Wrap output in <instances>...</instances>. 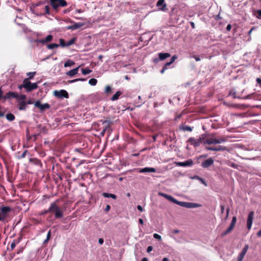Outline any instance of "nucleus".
<instances>
[{
	"label": "nucleus",
	"mask_w": 261,
	"mask_h": 261,
	"mask_svg": "<svg viewBox=\"0 0 261 261\" xmlns=\"http://www.w3.org/2000/svg\"><path fill=\"white\" fill-rule=\"evenodd\" d=\"M54 202L50 203L49 208L47 210H44L39 213V215H45L48 213H55V217L56 219H59L63 216V211L57 204V202Z\"/></svg>",
	"instance_id": "1"
},
{
	"label": "nucleus",
	"mask_w": 261,
	"mask_h": 261,
	"mask_svg": "<svg viewBox=\"0 0 261 261\" xmlns=\"http://www.w3.org/2000/svg\"><path fill=\"white\" fill-rule=\"evenodd\" d=\"M203 138V143L204 144H207L211 145L213 144H220L226 141V139L224 137L217 138L215 137L214 134H211L207 138Z\"/></svg>",
	"instance_id": "2"
},
{
	"label": "nucleus",
	"mask_w": 261,
	"mask_h": 261,
	"mask_svg": "<svg viewBox=\"0 0 261 261\" xmlns=\"http://www.w3.org/2000/svg\"><path fill=\"white\" fill-rule=\"evenodd\" d=\"M49 3L56 12H58L59 7H65L68 5L65 0H49Z\"/></svg>",
	"instance_id": "3"
},
{
	"label": "nucleus",
	"mask_w": 261,
	"mask_h": 261,
	"mask_svg": "<svg viewBox=\"0 0 261 261\" xmlns=\"http://www.w3.org/2000/svg\"><path fill=\"white\" fill-rule=\"evenodd\" d=\"M23 88L27 92H29L38 88L37 83H32L28 79H24L23 81Z\"/></svg>",
	"instance_id": "4"
},
{
	"label": "nucleus",
	"mask_w": 261,
	"mask_h": 261,
	"mask_svg": "<svg viewBox=\"0 0 261 261\" xmlns=\"http://www.w3.org/2000/svg\"><path fill=\"white\" fill-rule=\"evenodd\" d=\"M11 211L12 208L9 206H2L0 208V221H4Z\"/></svg>",
	"instance_id": "5"
},
{
	"label": "nucleus",
	"mask_w": 261,
	"mask_h": 261,
	"mask_svg": "<svg viewBox=\"0 0 261 261\" xmlns=\"http://www.w3.org/2000/svg\"><path fill=\"white\" fill-rule=\"evenodd\" d=\"M236 222H237V217L236 216H234L232 217V220H231V223H230L229 226L225 231H224L222 233L221 236L224 237V236L227 235V234L230 233L234 229V226L236 224Z\"/></svg>",
	"instance_id": "6"
},
{
	"label": "nucleus",
	"mask_w": 261,
	"mask_h": 261,
	"mask_svg": "<svg viewBox=\"0 0 261 261\" xmlns=\"http://www.w3.org/2000/svg\"><path fill=\"white\" fill-rule=\"evenodd\" d=\"M174 203L177 204L181 206L187 207V208H194L197 207V204L195 203L188 202L179 201L176 199L174 200Z\"/></svg>",
	"instance_id": "7"
},
{
	"label": "nucleus",
	"mask_w": 261,
	"mask_h": 261,
	"mask_svg": "<svg viewBox=\"0 0 261 261\" xmlns=\"http://www.w3.org/2000/svg\"><path fill=\"white\" fill-rule=\"evenodd\" d=\"M54 95L61 99H63V98H68L69 97V95L67 92L65 90H61L59 91L55 90L54 92Z\"/></svg>",
	"instance_id": "8"
},
{
	"label": "nucleus",
	"mask_w": 261,
	"mask_h": 261,
	"mask_svg": "<svg viewBox=\"0 0 261 261\" xmlns=\"http://www.w3.org/2000/svg\"><path fill=\"white\" fill-rule=\"evenodd\" d=\"M203 138H200L198 139H195L194 138H190L188 142L190 143L191 145H194L195 147L199 146L200 144V143H203Z\"/></svg>",
	"instance_id": "9"
},
{
	"label": "nucleus",
	"mask_w": 261,
	"mask_h": 261,
	"mask_svg": "<svg viewBox=\"0 0 261 261\" xmlns=\"http://www.w3.org/2000/svg\"><path fill=\"white\" fill-rule=\"evenodd\" d=\"M34 105L35 107L39 108L41 111H43L46 109L50 108V105L48 103L41 104L39 100L36 101Z\"/></svg>",
	"instance_id": "10"
},
{
	"label": "nucleus",
	"mask_w": 261,
	"mask_h": 261,
	"mask_svg": "<svg viewBox=\"0 0 261 261\" xmlns=\"http://www.w3.org/2000/svg\"><path fill=\"white\" fill-rule=\"evenodd\" d=\"M156 6L159 8L160 10L166 11L168 10L167 8V4L165 0H159L156 3Z\"/></svg>",
	"instance_id": "11"
},
{
	"label": "nucleus",
	"mask_w": 261,
	"mask_h": 261,
	"mask_svg": "<svg viewBox=\"0 0 261 261\" xmlns=\"http://www.w3.org/2000/svg\"><path fill=\"white\" fill-rule=\"evenodd\" d=\"M175 164L178 166L180 167H187V166H191L193 164V162L192 159H189L185 162H175Z\"/></svg>",
	"instance_id": "12"
},
{
	"label": "nucleus",
	"mask_w": 261,
	"mask_h": 261,
	"mask_svg": "<svg viewBox=\"0 0 261 261\" xmlns=\"http://www.w3.org/2000/svg\"><path fill=\"white\" fill-rule=\"evenodd\" d=\"M253 216H254V212L252 211L250 212L249 213L248 216L247 220V227L249 230H250L252 227Z\"/></svg>",
	"instance_id": "13"
},
{
	"label": "nucleus",
	"mask_w": 261,
	"mask_h": 261,
	"mask_svg": "<svg viewBox=\"0 0 261 261\" xmlns=\"http://www.w3.org/2000/svg\"><path fill=\"white\" fill-rule=\"evenodd\" d=\"M248 249V245H246L243 248L242 251L240 253L238 256L237 261H242L245 254L247 253V251Z\"/></svg>",
	"instance_id": "14"
},
{
	"label": "nucleus",
	"mask_w": 261,
	"mask_h": 261,
	"mask_svg": "<svg viewBox=\"0 0 261 261\" xmlns=\"http://www.w3.org/2000/svg\"><path fill=\"white\" fill-rule=\"evenodd\" d=\"M248 249V245H246L243 248L242 251L240 253L238 256L237 261H242L245 254L247 253V251Z\"/></svg>",
	"instance_id": "15"
},
{
	"label": "nucleus",
	"mask_w": 261,
	"mask_h": 261,
	"mask_svg": "<svg viewBox=\"0 0 261 261\" xmlns=\"http://www.w3.org/2000/svg\"><path fill=\"white\" fill-rule=\"evenodd\" d=\"M248 249V245H246L243 248L242 251L240 253L238 256L237 261H242L245 254L247 253V251Z\"/></svg>",
	"instance_id": "16"
},
{
	"label": "nucleus",
	"mask_w": 261,
	"mask_h": 261,
	"mask_svg": "<svg viewBox=\"0 0 261 261\" xmlns=\"http://www.w3.org/2000/svg\"><path fill=\"white\" fill-rule=\"evenodd\" d=\"M53 39V36L51 35H49L44 39L36 40L35 42L44 44L47 42L51 41Z\"/></svg>",
	"instance_id": "17"
},
{
	"label": "nucleus",
	"mask_w": 261,
	"mask_h": 261,
	"mask_svg": "<svg viewBox=\"0 0 261 261\" xmlns=\"http://www.w3.org/2000/svg\"><path fill=\"white\" fill-rule=\"evenodd\" d=\"M214 164V160L212 158H209L203 161L201 163V166L206 168L210 167Z\"/></svg>",
	"instance_id": "18"
},
{
	"label": "nucleus",
	"mask_w": 261,
	"mask_h": 261,
	"mask_svg": "<svg viewBox=\"0 0 261 261\" xmlns=\"http://www.w3.org/2000/svg\"><path fill=\"white\" fill-rule=\"evenodd\" d=\"M18 97V94L13 92H9L7 93L4 96L3 99L6 100L7 99L16 98Z\"/></svg>",
	"instance_id": "19"
},
{
	"label": "nucleus",
	"mask_w": 261,
	"mask_h": 261,
	"mask_svg": "<svg viewBox=\"0 0 261 261\" xmlns=\"http://www.w3.org/2000/svg\"><path fill=\"white\" fill-rule=\"evenodd\" d=\"M100 122H102V124L103 125V132H106L107 130L111 129V125L112 124V122L110 120H100Z\"/></svg>",
	"instance_id": "20"
},
{
	"label": "nucleus",
	"mask_w": 261,
	"mask_h": 261,
	"mask_svg": "<svg viewBox=\"0 0 261 261\" xmlns=\"http://www.w3.org/2000/svg\"><path fill=\"white\" fill-rule=\"evenodd\" d=\"M205 149L211 151H224L226 150V147L223 146H219L218 147H206Z\"/></svg>",
	"instance_id": "21"
},
{
	"label": "nucleus",
	"mask_w": 261,
	"mask_h": 261,
	"mask_svg": "<svg viewBox=\"0 0 261 261\" xmlns=\"http://www.w3.org/2000/svg\"><path fill=\"white\" fill-rule=\"evenodd\" d=\"M84 24L82 22L75 23L74 24L68 26L67 29L74 30L82 27Z\"/></svg>",
	"instance_id": "22"
},
{
	"label": "nucleus",
	"mask_w": 261,
	"mask_h": 261,
	"mask_svg": "<svg viewBox=\"0 0 261 261\" xmlns=\"http://www.w3.org/2000/svg\"><path fill=\"white\" fill-rule=\"evenodd\" d=\"M18 109L20 111H25L27 109V103L25 101H18Z\"/></svg>",
	"instance_id": "23"
},
{
	"label": "nucleus",
	"mask_w": 261,
	"mask_h": 261,
	"mask_svg": "<svg viewBox=\"0 0 261 261\" xmlns=\"http://www.w3.org/2000/svg\"><path fill=\"white\" fill-rule=\"evenodd\" d=\"M158 194L161 196H163L164 197V198H165L166 199H168V200L174 203V200H175V198H174L173 197H172L170 195H167L165 193H162V192H159L158 193Z\"/></svg>",
	"instance_id": "24"
},
{
	"label": "nucleus",
	"mask_w": 261,
	"mask_h": 261,
	"mask_svg": "<svg viewBox=\"0 0 261 261\" xmlns=\"http://www.w3.org/2000/svg\"><path fill=\"white\" fill-rule=\"evenodd\" d=\"M171 56V55L169 53H160L159 54V59L161 61L164 60L166 58L170 57Z\"/></svg>",
	"instance_id": "25"
},
{
	"label": "nucleus",
	"mask_w": 261,
	"mask_h": 261,
	"mask_svg": "<svg viewBox=\"0 0 261 261\" xmlns=\"http://www.w3.org/2000/svg\"><path fill=\"white\" fill-rule=\"evenodd\" d=\"M79 67L75 68L74 69H73L70 71H69L68 72H67L66 74L69 76H73V75L76 74L79 71Z\"/></svg>",
	"instance_id": "26"
},
{
	"label": "nucleus",
	"mask_w": 261,
	"mask_h": 261,
	"mask_svg": "<svg viewBox=\"0 0 261 261\" xmlns=\"http://www.w3.org/2000/svg\"><path fill=\"white\" fill-rule=\"evenodd\" d=\"M156 170L154 168L145 167L142 169L140 172H155Z\"/></svg>",
	"instance_id": "27"
},
{
	"label": "nucleus",
	"mask_w": 261,
	"mask_h": 261,
	"mask_svg": "<svg viewBox=\"0 0 261 261\" xmlns=\"http://www.w3.org/2000/svg\"><path fill=\"white\" fill-rule=\"evenodd\" d=\"M102 196L106 198H112L113 199H116L117 198L116 195L106 192L102 193Z\"/></svg>",
	"instance_id": "28"
},
{
	"label": "nucleus",
	"mask_w": 261,
	"mask_h": 261,
	"mask_svg": "<svg viewBox=\"0 0 261 261\" xmlns=\"http://www.w3.org/2000/svg\"><path fill=\"white\" fill-rule=\"evenodd\" d=\"M51 12L50 10V7L48 5L45 6L43 8V13L41 15H50Z\"/></svg>",
	"instance_id": "29"
},
{
	"label": "nucleus",
	"mask_w": 261,
	"mask_h": 261,
	"mask_svg": "<svg viewBox=\"0 0 261 261\" xmlns=\"http://www.w3.org/2000/svg\"><path fill=\"white\" fill-rule=\"evenodd\" d=\"M122 94V92L120 91H118L116 93L111 97V100L112 101H115L117 100L119 96Z\"/></svg>",
	"instance_id": "30"
},
{
	"label": "nucleus",
	"mask_w": 261,
	"mask_h": 261,
	"mask_svg": "<svg viewBox=\"0 0 261 261\" xmlns=\"http://www.w3.org/2000/svg\"><path fill=\"white\" fill-rule=\"evenodd\" d=\"M30 162L31 163H33L35 165H38V166H41L42 163L40 160L36 159V158H31L30 159Z\"/></svg>",
	"instance_id": "31"
},
{
	"label": "nucleus",
	"mask_w": 261,
	"mask_h": 261,
	"mask_svg": "<svg viewBox=\"0 0 261 261\" xmlns=\"http://www.w3.org/2000/svg\"><path fill=\"white\" fill-rule=\"evenodd\" d=\"M180 129L184 131L192 132L193 130L192 127L190 126L185 125L180 127Z\"/></svg>",
	"instance_id": "32"
},
{
	"label": "nucleus",
	"mask_w": 261,
	"mask_h": 261,
	"mask_svg": "<svg viewBox=\"0 0 261 261\" xmlns=\"http://www.w3.org/2000/svg\"><path fill=\"white\" fill-rule=\"evenodd\" d=\"M6 119L10 121H12L15 119L14 115L11 113L6 114Z\"/></svg>",
	"instance_id": "33"
},
{
	"label": "nucleus",
	"mask_w": 261,
	"mask_h": 261,
	"mask_svg": "<svg viewBox=\"0 0 261 261\" xmlns=\"http://www.w3.org/2000/svg\"><path fill=\"white\" fill-rule=\"evenodd\" d=\"M75 64L74 62L72 60H68L64 63V67H69L72 66Z\"/></svg>",
	"instance_id": "34"
},
{
	"label": "nucleus",
	"mask_w": 261,
	"mask_h": 261,
	"mask_svg": "<svg viewBox=\"0 0 261 261\" xmlns=\"http://www.w3.org/2000/svg\"><path fill=\"white\" fill-rule=\"evenodd\" d=\"M36 74V72H28L27 73V75L29 76V77L26 78L25 79H28V80L30 81V80L33 79Z\"/></svg>",
	"instance_id": "35"
},
{
	"label": "nucleus",
	"mask_w": 261,
	"mask_h": 261,
	"mask_svg": "<svg viewBox=\"0 0 261 261\" xmlns=\"http://www.w3.org/2000/svg\"><path fill=\"white\" fill-rule=\"evenodd\" d=\"M59 45L56 43H51L47 45V48L49 49H54L58 47Z\"/></svg>",
	"instance_id": "36"
},
{
	"label": "nucleus",
	"mask_w": 261,
	"mask_h": 261,
	"mask_svg": "<svg viewBox=\"0 0 261 261\" xmlns=\"http://www.w3.org/2000/svg\"><path fill=\"white\" fill-rule=\"evenodd\" d=\"M97 83V81L96 79L92 78L89 80V84L91 85V86H95L96 85Z\"/></svg>",
	"instance_id": "37"
},
{
	"label": "nucleus",
	"mask_w": 261,
	"mask_h": 261,
	"mask_svg": "<svg viewBox=\"0 0 261 261\" xmlns=\"http://www.w3.org/2000/svg\"><path fill=\"white\" fill-rule=\"evenodd\" d=\"M75 41H76L75 38H72L70 40H69V41L66 42V46H70L71 45L74 44L75 43Z\"/></svg>",
	"instance_id": "38"
},
{
	"label": "nucleus",
	"mask_w": 261,
	"mask_h": 261,
	"mask_svg": "<svg viewBox=\"0 0 261 261\" xmlns=\"http://www.w3.org/2000/svg\"><path fill=\"white\" fill-rule=\"evenodd\" d=\"M92 71L89 68H82V72L83 74L86 75L89 74Z\"/></svg>",
	"instance_id": "39"
},
{
	"label": "nucleus",
	"mask_w": 261,
	"mask_h": 261,
	"mask_svg": "<svg viewBox=\"0 0 261 261\" xmlns=\"http://www.w3.org/2000/svg\"><path fill=\"white\" fill-rule=\"evenodd\" d=\"M19 243L18 240H13L11 244V250H13L16 246V244Z\"/></svg>",
	"instance_id": "40"
},
{
	"label": "nucleus",
	"mask_w": 261,
	"mask_h": 261,
	"mask_svg": "<svg viewBox=\"0 0 261 261\" xmlns=\"http://www.w3.org/2000/svg\"><path fill=\"white\" fill-rule=\"evenodd\" d=\"M105 93L108 94L112 92V88L110 86H107L105 90Z\"/></svg>",
	"instance_id": "41"
},
{
	"label": "nucleus",
	"mask_w": 261,
	"mask_h": 261,
	"mask_svg": "<svg viewBox=\"0 0 261 261\" xmlns=\"http://www.w3.org/2000/svg\"><path fill=\"white\" fill-rule=\"evenodd\" d=\"M17 99L19 100H22V101H24L27 98V96L25 95L21 94L20 95H18V97L17 98H16Z\"/></svg>",
	"instance_id": "42"
},
{
	"label": "nucleus",
	"mask_w": 261,
	"mask_h": 261,
	"mask_svg": "<svg viewBox=\"0 0 261 261\" xmlns=\"http://www.w3.org/2000/svg\"><path fill=\"white\" fill-rule=\"evenodd\" d=\"M50 236H51V232H50V230H49L47 233L46 239L44 241V244L47 243L48 240L50 239Z\"/></svg>",
	"instance_id": "43"
},
{
	"label": "nucleus",
	"mask_w": 261,
	"mask_h": 261,
	"mask_svg": "<svg viewBox=\"0 0 261 261\" xmlns=\"http://www.w3.org/2000/svg\"><path fill=\"white\" fill-rule=\"evenodd\" d=\"M60 45L62 47H66V42H65L63 39H60Z\"/></svg>",
	"instance_id": "44"
},
{
	"label": "nucleus",
	"mask_w": 261,
	"mask_h": 261,
	"mask_svg": "<svg viewBox=\"0 0 261 261\" xmlns=\"http://www.w3.org/2000/svg\"><path fill=\"white\" fill-rule=\"evenodd\" d=\"M177 58V57L176 55H174L173 56L171 59H170V61L169 62L171 64H172L174 61Z\"/></svg>",
	"instance_id": "45"
},
{
	"label": "nucleus",
	"mask_w": 261,
	"mask_h": 261,
	"mask_svg": "<svg viewBox=\"0 0 261 261\" xmlns=\"http://www.w3.org/2000/svg\"><path fill=\"white\" fill-rule=\"evenodd\" d=\"M153 237L159 241L162 239L161 236L157 233H154Z\"/></svg>",
	"instance_id": "46"
},
{
	"label": "nucleus",
	"mask_w": 261,
	"mask_h": 261,
	"mask_svg": "<svg viewBox=\"0 0 261 261\" xmlns=\"http://www.w3.org/2000/svg\"><path fill=\"white\" fill-rule=\"evenodd\" d=\"M229 211H230V208L229 207H228L226 211V216L225 218V220H226L228 218V217L229 216Z\"/></svg>",
	"instance_id": "47"
},
{
	"label": "nucleus",
	"mask_w": 261,
	"mask_h": 261,
	"mask_svg": "<svg viewBox=\"0 0 261 261\" xmlns=\"http://www.w3.org/2000/svg\"><path fill=\"white\" fill-rule=\"evenodd\" d=\"M27 152H28V150H25V151L22 153V154L21 155V156H20V158L21 159H22V158H25V155H26V153H27Z\"/></svg>",
	"instance_id": "48"
},
{
	"label": "nucleus",
	"mask_w": 261,
	"mask_h": 261,
	"mask_svg": "<svg viewBox=\"0 0 261 261\" xmlns=\"http://www.w3.org/2000/svg\"><path fill=\"white\" fill-rule=\"evenodd\" d=\"M257 17L261 19V10H259L257 11Z\"/></svg>",
	"instance_id": "49"
},
{
	"label": "nucleus",
	"mask_w": 261,
	"mask_h": 261,
	"mask_svg": "<svg viewBox=\"0 0 261 261\" xmlns=\"http://www.w3.org/2000/svg\"><path fill=\"white\" fill-rule=\"evenodd\" d=\"M153 249V247L151 246H149L148 247L147 249V252L149 253L150 251H151Z\"/></svg>",
	"instance_id": "50"
},
{
	"label": "nucleus",
	"mask_w": 261,
	"mask_h": 261,
	"mask_svg": "<svg viewBox=\"0 0 261 261\" xmlns=\"http://www.w3.org/2000/svg\"><path fill=\"white\" fill-rule=\"evenodd\" d=\"M26 102H27V105L33 104L34 103L33 99H30L29 100H28L27 101H26Z\"/></svg>",
	"instance_id": "51"
},
{
	"label": "nucleus",
	"mask_w": 261,
	"mask_h": 261,
	"mask_svg": "<svg viewBox=\"0 0 261 261\" xmlns=\"http://www.w3.org/2000/svg\"><path fill=\"white\" fill-rule=\"evenodd\" d=\"M137 208H138V210L139 211H140L141 212H142L143 211V207H142L141 205H138V206H137Z\"/></svg>",
	"instance_id": "52"
},
{
	"label": "nucleus",
	"mask_w": 261,
	"mask_h": 261,
	"mask_svg": "<svg viewBox=\"0 0 261 261\" xmlns=\"http://www.w3.org/2000/svg\"><path fill=\"white\" fill-rule=\"evenodd\" d=\"M110 208H111V206L109 205H107L105 208V211L106 212H108L110 211Z\"/></svg>",
	"instance_id": "53"
},
{
	"label": "nucleus",
	"mask_w": 261,
	"mask_h": 261,
	"mask_svg": "<svg viewBox=\"0 0 261 261\" xmlns=\"http://www.w3.org/2000/svg\"><path fill=\"white\" fill-rule=\"evenodd\" d=\"M171 64L169 62H167L164 66V67H166V68L167 69L168 68V67L171 65Z\"/></svg>",
	"instance_id": "54"
},
{
	"label": "nucleus",
	"mask_w": 261,
	"mask_h": 261,
	"mask_svg": "<svg viewBox=\"0 0 261 261\" xmlns=\"http://www.w3.org/2000/svg\"><path fill=\"white\" fill-rule=\"evenodd\" d=\"M231 24H228V25H227V27H226V30H227V31H230V30H231Z\"/></svg>",
	"instance_id": "55"
},
{
	"label": "nucleus",
	"mask_w": 261,
	"mask_h": 261,
	"mask_svg": "<svg viewBox=\"0 0 261 261\" xmlns=\"http://www.w3.org/2000/svg\"><path fill=\"white\" fill-rule=\"evenodd\" d=\"M3 91H2L1 88H0V99H3Z\"/></svg>",
	"instance_id": "56"
},
{
	"label": "nucleus",
	"mask_w": 261,
	"mask_h": 261,
	"mask_svg": "<svg viewBox=\"0 0 261 261\" xmlns=\"http://www.w3.org/2000/svg\"><path fill=\"white\" fill-rule=\"evenodd\" d=\"M220 208H221V213H223V212H224V209H225L224 205H220Z\"/></svg>",
	"instance_id": "57"
},
{
	"label": "nucleus",
	"mask_w": 261,
	"mask_h": 261,
	"mask_svg": "<svg viewBox=\"0 0 261 261\" xmlns=\"http://www.w3.org/2000/svg\"><path fill=\"white\" fill-rule=\"evenodd\" d=\"M256 82L260 85V86L261 87V79L259 78H257L256 79Z\"/></svg>",
	"instance_id": "58"
},
{
	"label": "nucleus",
	"mask_w": 261,
	"mask_h": 261,
	"mask_svg": "<svg viewBox=\"0 0 261 261\" xmlns=\"http://www.w3.org/2000/svg\"><path fill=\"white\" fill-rule=\"evenodd\" d=\"M194 58L195 59V60L198 62L200 61V58L199 57L197 56H194Z\"/></svg>",
	"instance_id": "59"
},
{
	"label": "nucleus",
	"mask_w": 261,
	"mask_h": 261,
	"mask_svg": "<svg viewBox=\"0 0 261 261\" xmlns=\"http://www.w3.org/2000/svg\"><path fill=\"white\" fill-rule=\"evenodd\" d=\"M98 243L100 244H102L103 243V239L102 238H100L99 240H98Z\"/></svg>",
	"instance_id": "60"
},
{
	"label": "nucleus",
	"mask_w": 261,
	"mask_h": 261,
	"mask_svg": "<svg viewBox=\"0 0 261 261\" xmlns=\"http://www.w3.org/2000/svg\"><path fill=\"white\" fill-rule=\"evenodd\" d=\"M166 70H167L166 67H163L162 69L161 70V73L163 74Z\"/></svg>",
	"instance_id": "61"
},
{
	"label": "nucleus",
	"mask_w": 261,
	"mask_h": 261,
	"mask_svg": "<svg viewBox=\"0 0 261 261\" xmlns=\"http://www.w3.org/2000/svg\"><path fill=\"white\" fill-rule=\"evenodd\" d=\"M238 165L237 164H236L234 163H233L231 165V167H233V168H237Z\"/></svg>",
	"instance_id": "62"
},
{
	"label": "nucleus",
	"mask_w": 261,
	"mask_h": 261,
	"mask_svg": "<svg viewBox=\"0 0 261 261\" xmlns=\"http://www.w3.org/2000/svg\"><path fill=\"white\" fill-rule=\"evenodd\" d=\"M173 233H178L179 232V230L178 229H174L172 231Z\"/></svg>",
	"instance_id": "63"
},
{
	"label": "nucleus",
	"mask_w": 261,
	"mask_h": 261,
	"mask_svg": "<svg viewBox=\"0 0 261 261\" xmlns=\"http://www.w3.org/2000/svg\"><path fill=\"white\" fill-rule=\"evenodd\" d=\"M257 236L258 237H261V229L258 231L257 233Z\"/></svg>",
	"instance_id": "64"
}]
</instances>
